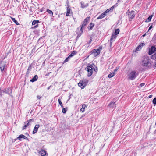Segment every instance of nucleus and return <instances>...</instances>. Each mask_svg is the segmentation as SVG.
Listing matches in <instances>:
<instances>
[{"label":"nucleus","instance_id":"8","mask_svg":"<svg viewBox=\"0 0 156 156\" xmlns=\"http://www.w3.org/2000/svg\"><path fill=\"white\" fill-rule=\"evenodd\" d=\"M100 52V51L99 49H94L93 50L91 51L92 54L95 57L99 55Z\"/></svg>","mask_w":156,"mask_h":156},{"label":"nucleus","instance_id":"33","mask_svg":"<svg viewBox=\"0 0 156 156\" xmlns=\"http://www.w3.org/2000/svg\"><path fill=\"white\" fill-rule=\"evenodd\" d=\"M66 111V108H63L62 110V112L63 113H65Z\"/></svg>","mask_w":156,"mask_h":156},{"label":"nucleus","instance_id":"45","mask_svg":"<svg viewBox=\"0 0 156 156\" xmlns=\"http://www.w3.org/2000/svg\"><path fill=\"white\" fill-rule=\"evenodd\" d=\"M89 19H90V18L89 17H87L86 18V19H85V20H89Z\"/></svg>","mask_w":156,"mask_h":156},{"label":"nucleus","instance_id":"28","mask_svg":"<svg viewBox=\"0 0 156 156\" xmlns=\"http://www.w3.org/2000/svg\"><path fill=\"white\" fill-rule=\"evenodd\" d=\"M47 12L49 14H50L51 16H52L53 15V13L49 9H48L47 10Z\"/></svg>","mask_w":156,"mask_h":156},{"label":"nucleus","instance_id":"51","mask_svg":"<svg viewBox=\"0 0 156 156\" xmlns=\"http://www.w3.org/2000/svg\"><path fill=\"white\" fill-rule=\"evenodd\" d=\"M12 20H15V19L14 18H12Z\"/></svg>","mask_w":156,"mask_h":156},{"label":"nucleus","instance_id":"15","mask_svg":"<svg viewBox=\"0 0 156 156\" xmlns=\"http://www.w3.org/2000/svg\"><path fill=\"white\" fill-rule=\"evenodd\" d=\"M114 8V6H112L110 8L107 9L105 11V13H106L107 14L108 13L112 12L113 11V9Z\"/></svg>","mask_w":156,"mask_h":156},{"label":"nucleus","instance_id":"21","mask_svg":"<svg viewBox=\"0 0 156 156\" xmlns=\"http://www.w3.org/2000/svg\"><path fill=\"white\" fill-rule=\"evenodd\" d=\"M37 79L38 76L37 75H36L30 80V81L33 82L36 81Z\"/></svg>","mask_w":156,"mask_h":156},{"label":"nucleus","instance_id":"25","mask_svg":"<svg viewBox=\"0 0 156 156\" xmlns=\"http://www.w3.org/2000/svg\"><path fill=\"white\" fill-rule=\"evenodd\" d=\"M119 29H115V31L114 33H115V34L117 35L119 33Z\"/></svg>","mask_w":156,"mask_h":156},{"label":"nucleus","instance_id":"42","mask_svg":"<svg viewBox=\"0 0 156 156\" xmlns=\"http://www.w3.org/2000/svg\"><path fill=\"white\" fill-rule=\"evenodd\" d=\"M151 20H146L145 22H149Z\"/></svg>","mask_w":156,"mask_h":156},{"label":"nucleus","instance_id":"24","mask_svg":"<svg viewBox=\"0 0 156 156\" xmlns=\"http://www.w3.org/2000/svg\"><path fill=\"white\" fill-rule=\"evenodd\" d=\"M81 5L82 8H84L87 6V5L85 4L84 2H81Z\"/></svg>","mask_w":156,"mask_h":156},{"label":"nucleus","instance_id":"53","mask_svg":"<svg viewBox=\"0 0 156 156\" xmlns=\"http://www.w3.org/2000/svg\"><path fill=\"white\" fill-rule=\"evenodd\" d=\"M49 89V87H48V89Z\"/></svg>","mask_w":156,"mask_h":156},{"label":"nucleus","instance_id":"13","mask_svg":"<svg viewBox=\"0 0 156 156\" xmlns=\"http://www.w3.org/2000/svg\"><path fill=\"white\" fill-rule=\"evenodd\" d=\"M39 154L41 156H45L47 155V152L45 150L41 149L39 152Z\"/></svg>","mask_w":156,"mask_h":156},{"label":"nucleus","instance_id":"10","mask_svg":"<svg viewBox=\"0 0 156 156\" xmlns=\"http://www.w3.org/2000/svg\"><path fill=\"white\" fill-rule=\"evenodd\" d=\"M156 51V48L154 46H152L150 48L148 53L149 55H151Z\"/></svg>","mask_w":156,"mask_h":156},{"label":"nucleus","instance_id":"37","mask_svg":"<svg viewBox=\"0 0 156 156\" xmlns=\"http://www.w3.org/2000/svg\"><path fill=\"white\" fill-rule=\"evenodd\" d=\"M144 85H145V83H141V84H140V86L141 87L144 86Z\"/></svg>","mask_w":156,"mask_h":156},{"label":"nucleus","instance_id":"32","mask_svg":"<svg viewBox=\"0 0 156 156\" xmlns=\"http://www.w3.org/2000/svg\"><path fill=\"white\" fill-rule=\"evenodd\" d=\"M152 58L153 59H156V53L154 54L152 56Z\"/></svg>","mask_w":156,"mask_h":156},{"label":"nucleus","instance_id":"49","mask_svg":"<svg viewBox=\"0 0 156 156\" xmlns=\"http://www.w3.org/2000/svg\"><path fill=\"white\" fill-rule=\"evenodd\" d=\"M30 66H29L28 70H29L30 69Z\"/></svg>","mask_w":156,"mask_h":156},{"label":"nucleus","instance_id":"5","mask_svg":"<svg viewBox=\"0 0 156 156\" xmlns=\"http://www.w3.org/2000/svg\"><path fill=\"white\" fill-rule=\"evenodd\" d=\"M88 83V80L87 79H83L80 81L78 83V86L81 87V89H83L86 86Z\"/></svg>","mask_w":156,"mask_h":156},{"label":"nucleus","instance_id":"3","mask_svg":"<svg viewBox=\"0 0 156 156\" xmlns=\"http://www.w3.org/2000/svg\"><path fill=\"white\" fill-rule=\"evenodd\" d=\"M137 75L138 74L136 71L135 70L132 71L128 74V79L131 80H133L136 77Z\"/></svg>","mask_w":156,"mask_h":156},{"label":"nucleus","instance_id":"26","mask_svg":"<svg viewBox=\"0 0 156 156\" xmlns=\"http://www.w3.org/2000/svg\"><path fill=\"white\" fill-rule=\"evenodd\" d=\"M115 74V73L114 72L108 75V77L109 78H111L113 77L114 76Z\"/></svg>","mask_w":156,"mask_h":156},{"label":"nucleus","instance_id":"18","mask_svg":"<svg viewBox=\"0 0 156 156\" xmlns=\"http://www.w3.org/2000/svg\"><path fill=\"white\" fill-rule=\"evenodd\" d=\"M117 37V35L115 34V33H112V34L111 38L110 39V41H114Z\"/></svg>","mask_w":156,"mask_h":156},{"label":"nucleus","instance_id":"17","mask_svg":"<svg viewBox=\"0 0 156 156\" xmlns=\"http://www.w3.org/2000/svg\"><path fill=\"white\" fill-rule=\"evenodd\" d=\"M40 126L39 125H36L33 131V133L35 134L37 133L38 130V129L39 128Z\"/></svg>","mask_w":156,"mask_h":156},{"label":"nucleus","instance_id":"40","mask_svg":"<svg viewBox=\"0 0 156 156\" xmlns=\"http://www.w3.org/2000/svg\"><path fill=\"white\" fill-rule=\"evenodd\" d=\"M2 90H1V88H0V95H1L2 93Z\"/></svg>","mask_w":156,"mask_h":156},{"label":"nucleus","instance_id":"23","mask_svg":"<svg viewBox=\"0 0 156 156\" xmlns=\"http://www.w3.org/2000/svg\"><path fill=\"white\" fill-rule=\"evenodd\" d=\"M94 26V24L92 23H91L90 24V25L88 26V28L89 30H91L93 28V27Z\"/></svg>","mask_w":156,"mask_h":156},{"label":"nucleus","instance_id":"2","mask_svg":"<svg viewBox=\"0 0 156 156\" xmlns=\"http://www.w3.org/2000/svg\"><path fill=\"white\" fill-rule=\"evenodd\" d=\"M87 24V20H85L82 23V26L78 28V32H77L78 34L77 37V38H79L81 36L83 30L85 29Z\"/></svg>","mask_w":156,"mask_h":156},{"label":"nucleus","instance_id":"11","mask_svg":"<svg viewBox=\"0 0 156 156\" xmlns=\"http://www.w3.org/2000/svg\"><path fill=\"white\" fill-rule=\"evenodd\" d=\"M66 10V16H70V14L72 13V11L69 5H67Z\"/></svg>","mask_w":156,"mask_h":156},{"label":"nucleus","instance_id":"22","mask_svg":"<svg viewBox=\"0 0 156 156\" xmlns=\"http://www.w3.org/2000/svg\"><path fill=\"white\" fill-rule=\"evenodd\" d=\"M76 53V51H73L69 55V57L71 58L73 56H74L75 55Z\"/></svg>","mask_w":156,"mask_h":156},{"label":"nucleus","instance_id":"31","mask_svg":"<svg viewBox=\"0 0 156 156\" xmlns=\"http://www.w3.org/2000/svg\"><path fill=\"white\" fill-rule=\"evenodd\" d=\"M152 102L154 104H156V98H155L153 100Z\"/></svg>","mask_w":156,"mask_h":156},{"label":"nucleus","instance_id":"43","mask_svg":"<svg viewBox=\"0 0 156 156\" xmlns=\"http://www.w3.org/2000/svg\"><path fill=\"white\" fill-rule=\"evenodd\" d=\"M152 96V95H149L148 97L149 98H151Z\"/></svg>","mask_w":156,"mask_h":156},{"label":"nucleus","instance_id":"41","mask_svg":"<svg viewBox=\"0 0 156 156\" xmlns=\"http://www.w3.org/2000/svg\"><path fill=\"white\" fill-rule=\"evenodd\" d=\"M50 73H51L50 72V73H47V74H46V76H48L49 75V74H50Z\"/></svg>","mask_w":156,"mask_h":156},{"label":"nucleus","instance_id":"16","mask_svg":"<svg viewBox=\"0 0 156 156\" xmlns=\"http://www.w3.org/2000/svg\"><path fill=\"white\" fill-rule=\"evenodd\" d=\"M107 15V14L105 11L103 13H102L98 17L97 19H101L105 17Z\"/></svg>","mask_w":156,"mask_h":156},{"label":"nucleus","instance_id":"6","mask_svg":"<svg viewBox=\"0 0 156 156\" xmlns=\"http://www.w3.org/2000/svg\"><path fill=\"white\" fill-rule=\"evenodd\" d=\"M117 98H114L109 104L108 105V108L110 109H114L115 107V103L116 101L117 100Z\"/></svg>","mask_w":156,"mask_h":156},{"label":"nucleus","instance_id":"46","mask_svg":"<svg viewBox=\"0 0 156 156\" xmlns=\"http://www.w3.org/2000/svg\"><path fill=\"white\" fill-rule=\"evenodd\" d=\"M145 35H146V34H144L142 35V37H144L145 36Z\"/></svg>","mask_w":156,"mask_h":156},{"label":"nucleus","instance_id":"7","mask_svg":"<svg viewBox=\"0 0 156 156\" xmlns=\"http://www.w3.org/2000/svg\"><path fill=\"white\" fill-rule=\"evenodd\" d=\"M34 120L33 119H30L29 120L27 121L26 122L24 123V125L22 127V130H23L25 129L26 128L28 127L29 125H31L30 122H33Z\"/></svg>","mask_w":156,"mask_h":156},{"label":"nucleus","instance_id":"48","mask_svg":"<svg viewBox=\"0 0 156 156\" xmlns=\"http://www.w3.org/2000/svg\"><path fill=\"white\" fill-rule=\"evenodd\" d=\"M37 26H38V25H36L35 26H34V28H35V27H37Z\"/></svg>","mask_w":156,"mask_h":156},{"label":"nucleus","instance_id":"30","mask_svg":"<svg viewBox=\"0 0 156 156\" xmlns=\"http://www.w3.org/2000/svg\"><path fill=\"white\" fill-rule=\"evenodd\" d=\"M70 58V57H69V56L68 57H67V58H66V59L64 61V62H67L69 60V59Z\"/></svg>","mask_w":156,"mask_h":156},{"label":"nucleus","instance_id":"27","mask_svg":"<svg viewBox=\"0 0 156 156\" xmlns=\"http://www.w3.org/2000/svg\"><path fill=\"white\" fill-rule=\"evenodd\" d=\"M39 23L38 20H34L32 22V24L33 25H35L36 24L38 23Z\"/></svg>","mask_w":156,"mask_h":156},{"label":"nucleus","instance_id":"29","mask_svg":"<svg viewBox=\"0 0 156 156\" xmlns=\"http://www.w3.org/2000/svg\"><path fill=\"white\" fill-rule=\"evenodd\" d=\"M58 102H59V104L62 107H63V104L62 102H61V100L60 99H58Z\"/></svg>","mask_w":156,"mask_h":156},{"label":"nucleus","instance_id":"38","mask_svg":"<svg viewBox=\"0 0 156 156\" xmlns=\"http://www.w3.org/2000/svg\"><path fill=\"white\" fill-rule=\"evenodd\" d=\"M113 41H110V47H111L112 45V43Z\"/></svg>","mask_w":156,"mask_h":156},{"label":"nucleus","instance_id":"44","mask_svg":"<svg viewBox=\"0 0 156 156\" xmlns=\"http://www.w3.org/2000/svg\"><path fill=\"white\" fill-rule=\"evenodd\" d=\"M102 49V47H99V48L98 49H99L100 50V49L101 50V49Z\"/></svg>","mask_w":156,"mask_h":156},{"label":"nucleus","instance_id":"12","mask_svg":"<svg viewBox=\"0 0 156 156\" xmlns=\"http://www.w3.org/2000/svg\"><path fill=\"white\" fill-rule=\"evenodd\" d=\"M5 64L4 62H1L0 64V69L2 72H3L4 70Z\"/></svg>","mask_w":156,"mask_h":156},{"label":"nucleus","instance_id":"47","mask_svg":"<svg viewBox=\"0 0 156 156\" xmlns=\"http://www.w3.org/2000/svg\"><path fill=\"white\" fill-rule=\"evenodd\" d=\"M154 66L156 68V62L154 64Z\"/></svg>","mask_w":156,"mask_h":156},{"label":"nucleus","instance_id":"36","mask_svg":"<svg viewBox=\"0 0 156 156\" xmlns=\"http://www.w3.org/2000/svg\"><path fill=\"white\" fill-rule=\"evenodd\" d=\"M37 99L38 100H40L41 98V97L40 95H37Z\"/></svg>","mask_w":156,"mask_h":156},{"label":"nucleus","instance_id":"34","mask_svg":"<svg viewBox=\"0 0 156 156\" xmlns=\"http://www.w3.org/2000/svg\"><path fill=\"white\" fill-rule=\"evenodd\" d=\"M14 23L16 24L17 25H19L20 24L19 23L17 22V20H12Z\"/></svg>","mask_w":156,"mask_h":156},{"label":"nucleus","instance_id":"14","mask_svg":"<svg viewBox=\"0 0 156 156\" xmlns=\"http://www.w3.org/2000/svg\"><path fill=\"white\" fill-rule=\"evenodd\" d=\"M145 45V44L144 43H141L140 44L138 45L136 48V51H138L140 50L142 47Z\"/></svg>","mask_w":156,"mask_h":156},{"label":"nucleus","instance_id":"1","mask_svg":"<svg viewBox=\"0 0 156 156\" xmlns=\"http://www.w3.org/2000/svg\"><path fill=\"white\" fill-rule=\"evenodd\" d=\"M86 69L87 71V76L88 77H90L92 75L94 71L97 72L98 70L97 67L93 63L89 64L86 68Z\"/></svg>","mask_w":156,"mask_h":156},{"label":"nucleus","instance_id":"52","mask_svg":"<svg viewBox=\"0 0 156 156\" xmlns=\"http://www.w3.org/2000/svg\"><path fill=\"white\" fill-rule=\"evenodd\" d=\"M117 71V70H116V69H115V70H114V71Z\"/></svg>","mask_w":156,"mask_h":156},{"label":"nucleus","instance_id":"35","mask_svg":"<svg viewBox=\"0 0 156 156\" xmlns=\"http://www.w3.org/2000/svg\"><path fill=\"white\" fill-rule=\"evenodd\" d=\"M153 16V15H151L148 18L147 20H151V19L152 18Z\"/></svg>","mask_w":156,"mask_h":156},{"label":"nucleus","instance_id":"50","mask_svg":"<svg viewBox=\"0 0 156 156\" xmlns=\"http://www.w3.org/2000/svg\"><path fill=\"white\" fill-rule=\"evenodd\" d=\"M90 42H89V43H90V42H91V39H90Z\"/></svg>","mask_w":156,"mask_h":156},{"label":"nucleus","instance_id":"39","mask_svg":"<svg viewBox=\"0 0 156 156\" xmlns=\"http://www.w3.org/2000/svg\"><path fill=\"white\" fill-rule=\"evenodd\" d=\"M152 25H151L149 27V29H148V30H149L151 29L152 28Z\"/></svg>","mask_w":156,"mask_h":156},{"label":"nucleus","instance_id":"20","mask_svg":"<svg viewBox=\"0 0 156 156\" xmlns=\"http://www.w3.org/2000/svg\"><path fill=\"white\" fill-rule=\"evenodd\" d=\"M87 106L86 105L83 104L82 106V108L80 109L81 111L83 112L85 111V109L86 108Z\"/></svg>","mask_w":156,"mask_h":156},{"label":"nucleus","instance_id":"4","mask_svg":"<svg viewBox=\"0 0 156 156\" xmlns=\"http://www.w3.org/2000/svg\"><path fill=\"white\" fill-rule=\"evenodd\" d=\"M143 66L145 68H147L151 65L150 60L147 57L144 58L142 61Z\"/></svg>","mask_w":156,"mask_h":156},{"label":"nucleus","instance_id":"9","mask_svg":"<svg viewBox=\"0 0 156 156\" xmlns=\"http://www.w3.org/2000/svg\"><path fill=\"white\" fill-rule=\"evenodd\" d=\"M135 12L133 10L129 12L128 16L129 19H131L134 18L135 16Z\"/></svg>","mask_w":156,"mask_h":156},{"label":"nucleus","instance_id":"19","mask_svg":"<svg viewBox=\"0 0 156 156\" xmlns=\"http://www.w3.org/2000/svg\"><path fill=\"white\" fill-rule=\"evenodd\" d=\"M23 138L24 139H26L27 138V137L25 136L23 134H21L18 137L17 139H18L19 140H21Z\"/></svg>","mask_w":156,"mask_h":156}]
</instances>
